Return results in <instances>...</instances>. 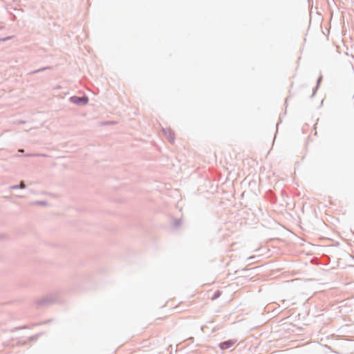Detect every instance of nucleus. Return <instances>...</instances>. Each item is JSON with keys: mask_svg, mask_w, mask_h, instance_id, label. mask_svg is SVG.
Wrapping results in <instances>:
<instances>
[{"mask_svg": "<svg viewBox=\"0 0 354 354\" xmlns=\"http://www.w3.org/2000/svg\"><path fill=\"white\" fill-rule=\"evenodd\" d=\"M236 343L234 340H227L220 344L219 346L221 349L225 350L233 346Z\"/></svg>", "mask_w": 354, "mask_h": 354, "instance_id": "f257e3e1", "label": "nucleus"}, {"mask_svg": "<svg viewBox=\"0 0 354 354\" xmlns=\"http://www.w3.org/2000/svg\"><path fill=\"white\" fill-rule=\"evenodd\" d=\"M72 101L75 103H79L80 102H83L84 104H86L88 101L86 98H80V97H72Z\"/></svg>", "mask_w": 354, "mask_h": 354, "instance_id": "f03ea898", "label": "nucleus"}, {"mask_svg": "<svg viewBox=\"0 0 354 354\" xmlns=\"http://www.w3.org/2000/svg\"><path fill=\"white\" fill-rule=\"evenodd\" d=\"M169 140H170V142H173L174 141V136H171V137L169 138Z\"/></svg>", "mask_w": 354, "mask_h": 354, "instance_id": "7ed1b4c3", "label": "nucleus"}, {"mask_svg": "<svg viewBox=\"0 0 354 354\" xmlns=\"http://www.w3.org/2000/svg\"><path fill=\"white\" fill-rule=\"evenodd\" d=\"M21 187H24V185L22 183L21 185Z\"/></svg>", "mask_w": 354, "mask_h": 354, "instance_id": "20e7f679", "label": "nucleus"}]
</instances>
